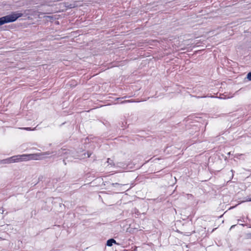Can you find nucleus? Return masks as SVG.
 <instances>
[{"label": "nucleus", "instance_id": "9d476101", "mask_svg": "<svg viewBox=\"0 0 251 251\" xmlns=\"http://www.w3.org/2000/svg\"><path fill=\"white\" fill-rule=\"evenodd\" d=\"M23 129L27 130H31L30 127H25V128H23Z\"/></svg>", "mask_w": 251, "mask_h": 251}, {"label": "nucleus", "instance_id": "423d86ee", "mask_svg": "<svg viewBox=\"0 0 251 251\" xmlns=\"http://www.w3.org/2000/svg\"><path fill=\"white\" fill-rule=\"evenodd\" d=\"M47 21H53L55 19V18L53 16H47L45 17Z\"/></svg>", "mask_w": 251, "mask_h": 251}, {"label": "nucleus", "instance_id": "f257e3e1", "mask_svg": "<svg viewBox=\"0 0 251 251\" xmlns=\"http://www.w3.org/2000/svg\"><path fill=\"white\" fill-rule=\"evenodd\" d=\"M37 154H23L21 155H14L11 157L0 160L1 164H10L13 162L25 161L32 159H37Z\"/></svg>", "mask_w": 251, "mask_h": 251}, {"label": "nucleus", "instance_id": "20e7f679", "mask_svg": "<svg viewBox=\"0 0 251 251\" xmlns=\"http://www.w3.org/2000/svg\"><path fill=\"white\" fill-rule=\"evenodd\" d=\"M113 244H116V241L113 238L110 239L107 241L106 245L108 247H111Z\"/></svg>", "mask_w": 251, "mask_h": 251}, {"label": "nucleus", "instance_id": "0eeeda50", "mask_svg": "<svg viewBox=\"0 0 251 251\" xmlns=\"http://www.w3.org/2000/svg\"><path fill=\"white\" fill-rule=\"evenodd\" d=\"M136 102V101L131 100H126L123 101L121 102V103H126V102Z\"/></svg>", "mask_w": 251, "mask_h": 251}, {"label": "nucleus", "instance_id": "dca6fc26", "mask_svg": "<svg viewBox=\"0 0 251 251\" xmlns=\"http://www.w3.org/2000/svg\"><path fill=\"white\" fill-rule=\"evenodd\" d=\"M220 99H225V98L221 97Z\"/></svg>", "mask_w": 251, "mask_h": 251}, {"label": "nucleus", "instance_id": "39448f33", "mask_svg": "<svg viewBox=\"0 0 251 251\" xmlns=\"http://www.w3.org/2000/svg\"><path fill=\"white\" fill-rule=\"evenodd\" d=\"M107 163H108V166L110 165L111 167L115 165L113 160L110 158L107 159Z\"/></svg>", "mask_w": 251, "mask_h": 251}, {"label": "nucleus", "instance_id": "4468645a", "mask_svg": "<svg viewBox=\"0 0 251 251\" xmlns=\"http://www.w3.org/2000/svg\"><path fill=\"white\" fill-rule=\"evenodd\" d=\"M63 162H64V163L65 165H66V163L65 162V160H63Z\"/></svg>", "mask_w": 251, "mask_h": 251}, {"label": "nucleus", "instance_id": "ddd939ff", "mask_svg": "<svg viewBox=\"0 0 251 251\" xmlns=\"http://www.w3.org/2000/svg\"><path fill=\"white\" fill-rule=\"evenodd\" d=\"M90 155H91V154L88 152L87 153V157H89L90 156Z\"/></svg>", "mask_w": 251, "mask_h": 251}, {"label": "nucleus", "instance_id": "6e6552de", "mask_svg": "<svg viewBox=\"0 0 251 251\" xmlns=\"http://www.w3.org/2000/svg\"><path fill=\"white\" fill-rule=\"evenodd\" d=\"M112 185L114 187H115L116 186H123V185L121 184H119L118 183H113L112 184Z\"/></svg>", "mask_w": 251, "mask_h": 251}, {"label": "nucleus", "instance_id": "1a4fd4ad", "mask_svg": "<svg viewBox=\"0 0 251 251\" xmlns=\"http://www.w3.org/2000/svg\"><path fill=\"white\" fill-rule=\"evenodd\" d=\"M247 77L249 80H251V72L248 74Z\"/></svg>", "mask_w": 251, "mask_h": 251}, {"label": "nucleus", "instance_id": "f8f14e48", "mask_svg": "<svg viewBox=\"0 0 251 251\" xmlns=\"http://www.w3.org/2000/svg\"><path fill=\"white\" fill-rule=\"evenodd\" d=\"M45 154H46V155H49V154H50V153L49 151L46 152L45 153Z\"/></svg>", "mask_w": 251, "mask_h": 251}, {"label": "nucleus", "instance_id": "9b49d317", "mask_svg": "<svg viewBox=\"0 0 251 251\" xmlns=\"http://www.w3.org/2000/svg\"><path fill=\"white\" fill-rule=\"evenodd\" d=\"M245 201H251V198L247 199Z\"/></svg>", "mask_w": 251, "mask_h": 251}, {"label": "nucleus", "instance_id": "7ed1b4c3", "mask_svg": "<svg viewBox=\"0 0 251 251\" xmlns=\"http://www.w3.org/2000/svg\"><path fill=\"white\" fill-rule=\"evenodd\" d=\"M58 154L59 156H64L66 158H68V155H70L73 156V152L72 151L67 149L62 148L58 151Z\"/></svg>", "mask_w": 251, "mask_h": 251}, {"label": "nucleus", "instance_id": "2eb2a0df", "mask_svg": "<svg viewBox=\"0 0 251 251\" xmlns=\"http://www.w3.org/2000/svg\"><path fill=\"white\" fill-rule=\"evenodd\" d=\"M3 212H4V210H2V213H2V214H3Z\"/></svg>", "mask_w": 251, "mask_h": 251}, {"label": "nucleus", "instance_id": "f03ea898", "mask_svg": "<svg viewBox=\"0 0 251 251\" xmlns=\"http://www.w3.org/2000/svg\"><path fill=\"white\" fill-rule=\"evenodd\" d=\"M23 16L22 13L13 12L11 14L0 18V26L6 23L14 22Z\"/></svg>", "mask_w": 251, "mask_h": 251}]
</instances>
